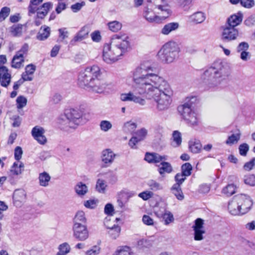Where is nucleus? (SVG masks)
I'll return each instance as SVG.
<instances>
[{
    "label": "nucleus",
    "mask_w": 255,
    "mask_h": 255,
    "mask_svg": "<svg viewBox=\"0 0 255 255\" xmlns=\"http://www.w3.org/2000/svg\"><path fill=\"white\" fill-rule=\"evenodd\" d=\"M52 7V4L50 2L43 3L40 7H38L36 15L37 18L43 19Z\"/></svg>",
    "instance_id": "obj_22"
},
{
    "label": "nucleus",
    "mask_w": 255,
    "mask_h": 255,
    "mask_svg": "<svg viewBox=\"0 0 255 255\" xmlns=\"http://www.w3.org/2000/svg\"><path fill=\"white\" fill-rule=\"evenodd\" d=\"M241 5L247 8H251L254 6L255 3L254 0H241Z\"/></svg>",
    "instance_id": "obj_56"
},
{
    "label": "nucleus",
    "mask_w": 255,
    "mask_h": 255,
    "mask_svg": "<svg viewBox=\"0 0 255 255\" xmlns=\"http://www.w3.org/2000/svg\"><path fill=\"white\" fill-rule=\"evenodd\" d=\"M240 154L242 156H246L249 150V146L247 143L241 144L239 147Z\"/></svg>",
    "instance_id": "obj_58"
},
{
    "label": "nucleus",
    "mask_w": 255,
    "mask_h": 255,
    "mask_svg": "<svg viewBox=\"0 0 255 255\" xmlns=\"http://www.w3.org/2000/svg\"><path fill=\"white\" fill-rule=\"evenodd\" d=\"M148 63V61H144L141 63L139 66H138L132 72V83L131 85L132 92H129L128 93H123L120 95V99L121 101L126 102V101H132L135 103H138L140 105H144L145 104V101L143 98L137 96V95H140V94L135 93L133 90V86L134 84V74L136 70L141 67L142 65L146 64Z\"/></svg>",
    "instance_id": "obj_8"
},
{
    "label": "nucleus",
    "mask_w": 255,
    "mask_h": 255,
    "mask_svg": "<svg viewBox=\"0 0 255 255\" xmlns=\"http://www.w3.org/2000/svg\"><path fill=\"white\" fill-rule=\"evenodd\" d=\"M100 127L102 131L106 132L112 128V125L110 122L104 120L101 122Z\"/></svg>",
    "instance_id": "obj_50"
},
{
    "label": "nucleus",
    "mask_w": 255,
    "mask_h": 255,
    "mask_svg": "<svg viewBox=\"0 0 255 255\" xmlns=\"http://www.w3.org/2000/svg\"><path fill=\"white\" fill-rule=\"evenodd\" d=\"M249 48V45L246 42H242L238 45L237 50L238 52L247 51Z\"/></svg>",
    "instance_id": "obj_62"
},
{
    "label": "nucleus",
    "mask_w": 255,
    "mask_h": 255,
    "mask_svg": "<svg viewBox=\"0 0 255 255\" xmlns=\"http://www.w3.org/2000/svg\"><path fill=\"white\" fill-rule=\"evenodd\" d=\"M107 178L108 179L110 183L112 184L115 183L118 180V177L116 173L110 171L106 173Z\"/></svg>",
    "instance_id": "obj_54"
},
{
    "label": "nucleus",
    "mask_w": 255,
    "mask_h": 255,
    "mask_svg": "<svg viewBox=\"0 0 255 255\" xmlns=\"http://www.w3.org/2000/svg\"><path fill=\"white\" fill-rule=\"evenodd\" d=\"M236 189L237 187L235 184H229L224 188V194L227 196H230L236 192Z\"/></svg>",
    "instance_id": "obj_48"
},
{
    "label": "nucleus",
    "mask_w": 255,
    "mask_h": 255,
    "mask_svg": "<svg viewBox=\"0 0 255 255\" xmlns=\"http://www.w3.org/2000/svg\"><path fill=\"white\" fill-rule=\"evenodd\" d=\"M235 199L238 204V207L240 211L241 215L247 213L253 206V201L250 197L246 194H241L235 196Z\"/></svg>",
    "instance_id": "obj_9"
},
{
    "label": "nucleus",
    "mask_w": 255,
    "mask_h": 255,
    "mask_svg": "<svg viewBox=\"0 0 255 255\" xmlns=\"http://www.w3.org/2000/svg\"><path fill=\"white\" fill-rule=\"evenodd\" d=\"M191 105L186 103L178 107V111L182 118L190 126H195L198 125V120L196 114L192 110Z\"/></svg>",
    "instance_id": "obj_7"
},
{
    "label": "nucleus",
    "mask_w": 255,
    "mask_h": 255,
    "mask_svg": "<svg viewBox=\"0 0 255 255\" xmlns=\"http://www.w3.org/2000/svg\"><path fill=\"white\" fill-rule=\"evenodd\" d=\"M190 150L193 153H198L200 152L202 145L199 140L190 141L189 143Z\"/></svg>",
    "instance_id": "obj_34"
},
{
    "label": "nucleus",
    "mask_w": 255,
    "mask_h": 255,
    "mask_svg": "<svg viewBox=\"0 0 255 255\" xmlns=\"http://www.w3.org/2000/svg\"><path fill=\"white\" fill-rule=\"evenodd\" d=\"M172 145L173 147H178L182 143L181 133L178 130H175L172 133Z\"/></svg>",
    "instance_id": "obj_33"
},
{
    "label": "nucleus",
    "mask_w": 255,
    "mask_h": 255,
    "mask_svg": "<svg viewBox=\"0 0 255 255\" xmlns=\"http://www.w3.org/2000/svg\"><path fill=\"white\" fill-rule=\"evenodd\" d=\"M116 155L111 149H105L102 152V160L107 166H109L113 162Z\"/></svg>",
    "instance_id": "obj_20"
},
{
    "label": "nucleus",
    "mask_w": 255,
    "mask_h": 255,
    "mask_svg": "<svg viewBox=\"0 0 255 255\" xmlns=\"http://www.w3.org/2000/svg\"><path fill=\"white\" fill-rule=\"evenodd\" d=\"M16 102L17 108L21 109L26 105L27 100L25 97L19 96L17 98Z\"/></svg>",
    "instance_id": "obj_46"
},
{
    "label": "nucleus",
    "mask_w": 255,
    "mask_h": 255,
    "mask_svg": "<svg viewBox=\"0 0 255 255\" xmlns=\"http://www.w3.org/2000/svg\"><path fill=\"white\" fill-rule=\"evenodd\" d=\"M240 133L232 134L228 137V139L226 141V143L229 145H232L235 143L238 142L240 138Z\"/></svg>",
    "instance_id": "obj_43"
},
{
    "label": "nucleus",
    "mask_w": 255,
    "mask_h": 255,
    "mask_svg": "<svg viewBox=\"0 0 255 255\" xmlns=\"http://www.w3.org/2000/svg\"><path fill=\"white\" fill-rule=\"evenodd\" d=\"M136 127L137 125L135 123L128 122L125 124L124 128L126 131L132 132L135 130Z\"/></svg>",
    "instance_id": "obj_49"
},
{
    "label": "nucleus",
    "mask_w": 255,
    "mask_h": 255,
    "mask_svg": "<svg viewBox=\"0 0 255 255\" xmlns=\"http://www.w3.org/2000/svg\"><path fill=\"white\" fill-rule=\"evenodd\" d=\"M89 31L85 28H83L75 36L73 39L70 41V44L74 45L76 42L81 41L86 39L88 35Z\"/></svg>",
    "instance_id": "obj_25"
},
{
    "label": "nucleus",
    "mask_w": 255,
    "mask_h": 255,
    "mask_svg": "<svg viewBox=\"0 0 255 255\" xmlns=\"http://www.w3.org/2000/svg\"><path fill=\"white\" fill-rule=\"evenodd\" d=\"M85 1L77 2L75 4H72L71 6V8L74 12H77L81 10L82 7L85 5Z\"/></svg>",
    "instance_id": "obj_60"
},
{
    "label": "nucleus",
    "mask_w": 255,
    "mask_h": 255,
    "mask_svg": "<svg viewBox=\"0 0 255 255\" xmlns=\"http://www.w3.org/2000/svg\"><path fill=\"white\" fill-rule=\"evenodd\" d=\"M238 204L237 202L236 199H235V196L231 200L228 204V210L230 214L232 215L237 216L241 215L240 211L239 208L238 207Z\"/></svg>",
    "instance_id": "obj_24"
},
{
    "label": "nucleus",
    "mask_w": 255,
    "mask_h": 255,
    "mask_svg": "<svg viewBox=\"0 0 255 255\" xmlns=\"http://www.w3.org/2000/svg\"><path fill=\"white\" fill-rule=\"evenodd\" d=\"M171 191L178 200H182L184 198V196L180 186L177 184H174L171 188Z\"/></svg>",
    "instance_id": "obj_35"
},
{
    "label": "nucleus",
    "mask_w": 255,
    "mask_h": 255,
    "mask_svg": "<svg viewBox=\"0 0 255 255\" xmlns=\"http://www.w3.org/2000/svg\"><path fill=\"white\" fill-rule=\"evenodd\" d=\"M238 33V29L234 27L229 26L224 28V39H235Z\"/></svg>",
    "instance_id": "obj_23"
},
{
    "label": "nucleus",
    "mask_w": 255,
    "mask_h": 255,
    "mask_svg": "<svg viewBox=\"0 0 255 255\" xmlns=\"http://www.w3.org/2000/svg\"><path fill=\"white\" fill-rule=\"evenodd\" d=\"M85 70L87 72L90 73V75L94 79H98L101 75V69L97 65L88 67Z\"/></svg>",
    "instance_id": "obj_29"
},
{
    "label": "nucleus",
    "mask_w": 255,
    "mask_h": 255,
    "mask_svg": "<svg viewBox=\"0 0 255 255\" xmlns=\"http://www.w3.org/2000/svg\"><path fill=\"white\" fill-rule=\"evenodd\" d=\"M147 2L148 3V4H152L154 9L166 13L165 15L162 16V19H165L169 16L170 9L167 6L162 5L164 3L165 0H147Z\"/></svg>",
    "instance_id": "obj_16"
},
{
    "label": "nucleus",
    "mask_w": 255,
    "mask_h": 255,
    "mask_svg": "<svg viewBox=\"0 0 255 255\" xmlns=\"http://www.w3.org/2000/svg\"><path fill=\"white\" fill-rule=\"evenodd\" d=\"M38 179L39 185L41 186L47 187L49 185L51 176L47 172L44 171L39 174Z\"/></svg>",
    "instance_id": "obj_31"
},
{
    "label": "nucleus",
    "mask_w": 255,
    "mask_h": 255,
    "mask_svg": "<svg viewBox=\"0 0 255 255\" xmlns=\"http://www.w3.org/2000/svg\"><path fill=\"white\" fill-rule=\"evenodd\" d=\"M0 79L3 87H6L10 82L11 75L8 73L7 68L4 66L0 67Z\"/></svg>",
    "instance_id": "obj_18"
},
{
    "label": "nucleus",
    "mask_w": 255,
    "mask_h": 255,
    "mask_svg": "<svg viewBox=\"0 0 255 255\" xmlns=\"http://www.w3.org/2000/svg\"><path fill=\"white\" fill-rule=\"evenodd\" d=\"M147 134V130L145 128H141L136 132V135L132 136L129 140L128 144L132 148H135V146L137 143L142 140Z\"/></svg>",
    "instance_id": "obj_17"
},
{
    "label": "nucleus",
    "mask_w": 255,
    "mask_h": 255,
    "mask_svg": "<svg viewBox=\"0 0 255 255\" xmlns=\"http://www.w3.org/2000/svg\"><path fill=\"white\" fill-rule=\"evenodd\" d=\"M179 27L177 22H171L165 24L162 28L161 33L164 35H168L172 31L176 30Z\"/></svg>",
    "instance_id": "obj_32"
},
{
    "label": "nucleus",
    "mask_w": 255,
    "mask_h": 255,
    "mask_svg": "<svg viewBox=\"0 0 255 255\" xmlns=\"http://www.w3.org/2000/svg\"><path fill=\"white\" fill-rule=\"evenodd\" d=\"M128 36L126 34L114 35L110 44L105 45L103 49V60L107 63L117 61L120 56L126 53L129 47Z\"/></svg>",
    "instance_id": "obj_2"
},
{
    "label": "nucleus",
    "mask_w": 255,
    "mask_h": 255,
    "mask_svg": "<svg viewBox=\"0 0 255 255\" xmlns=\"http://www.w3.org/2000/svg\"><path fill=\"white\" fill-rule=\"evenodd\" d=\"M107 86L108 85L104 81L100 80L99 78L95 79L86 90L101 94L104 92Z\"/></svg>",
    "instance_id": "obj_13"
},
{
    "label": "nucleus",
    "mask_w": 255,
    "mask_h": 255,
    "mask_svg": "<svg viewBox=\"0 0 255 255\" xmlns=\"http://www.w3.org/2000/svg\"><path fill=\"white\" fill-rule=\"evenodd\" d=\"M10 11V8L6 6L1 9L0 11V21H2L8 16Z\"/></svg>",
    "instance_id": "obj_52"
},
{
    "label": "nucleus",
    "mask_w": 255,
    "mask_h": 255,
    "mask_svg": "<svg viewBox=\"0 0 255 255\" xmlns=\"http://www.w3.org/2000/svg\"><path fill=\"white\" fill-rule=\"evenodd\" d=\"M107 185L103 179H98L97 181L96 189L97 191L101 193H104L106 191Z\"/></svg>",
    "instance_id": "obj_42"
},
{
    "label": "nucleus",
    "mask_w": 255,
    "mask_h": 255,
    "mask_svg": "<svg viewBox=\"0 0 255 255\" xmlns=\"http://www.w3.org/2000/svg\"><path fill=\"white\" fill-rule=\"evenodd\" d=\"M50 32V29L48 26H42L37 34L36 38L39 40H44L47 39Z\"/></svg>",
    "instance_id": "obj_30"
},
{
    "label": "nucleus",
    "mask_w": 255,
    "mask_h": 255,
    "mask_svg": "<svg viewBox=\"0 0 255 255\" xmlns=\"http://www.w3.org/2000/svg\"><path fill=\"white\" fill-rule=\"evenodd\" d=\"M223 74V61L222 59H218L204 71L201 78L208 88H214L221 83Z\"/></svg>",
    "instance_id": "obj_3"
},
{
    "label": "nucleus",
    "mask_w": 255,
    "mask_h": 255,
    "mask_svg": "<svg viewBox=\"0 0 255 255\" xmlns=\"http://www.w3.org/2000/svg\"><path fill=\"white\" fill-rule=\"evenodd\" d=\"M22 173V169H20L19 167H18V163L14 162L12 166L11 167V169L9 171V174L10 175H18Z\"/></svg>",
    "instance_id": "obj_51"
},
{
    "label": "nucleus",
    "mask_w": 255,
    "mask_h": 255,
    "mask_svg": "<svg viewBox=\"0 0 255 255\" xmlns=\"http://www.w3.org/2000/svg\"><path fill=\"white\" fill-rule=\"evenodd\" d=\"M13 202L14 206L20 207L26 201V193L22 189H16L13 193Z\"/></svg>",
    "instance_id": "obj_14"
},
{
    "label": "nucleus",
    "mask_w": 255,
    "mask_h": 255,
    "mask_svg": "<svg viewBox=\"0 0 255 255\" xmlns=\"http://www.w3.org/2000/svg\"><path fill=\"white\" fill-rule=\"evenodd\" d=\"M161 166H158V171L161 175H163L164 173H170L173 171V168L171 164L165 161L160 162Z\"/></svg>",
    "instance_id": "obj_28"
},
{
    "label": "nucleus",
    "mask_w": 255,
    "mask_h": 255,
    "mask_svg": "<svg viewBox=\"0 0 255 255\" xmlns=\"http://www.w3.org/2000/svg\"><path fill=\"white\" fill-rule=\"evenodd\" d=\"M114 255H131L130 249L129 247H125L118 251Z\"/></svg>",
    "instance_id": "obj_63"
},
{
    "label": "nucleus",
    "mask_w": 255,
    "mask_h": 255,
    "mask_svg": "<svg viewBox=\"0 0 255 255\" xmlns=\"http://www.w3.org/2000/svg\"><path fill=\"white\" fill-rule=\"evenodd\" d=\"M95 80V79L90 75V73L87 72L85 70L79 75L78 85L81 88L86 89Z\"/></svg>",
    "instance_id": "obj_15"
},
{
    "label": "nucleus",
    "mask_w": 255,
    "mask_h": 255,
    "mask_svg": "<svg viewBox=\"0 0 255 255\" xmlns=\"http://www.w3.org/2000/svg\"><path fill=\"white\" fill-rule=\"evenodd\" d=\"M205 19V14L202 11L194 12L189 16V21L195 24L202 23Z\"/></svg>",
    "instance_id": "obj_21"
},
{
    "label": "nucleus",
    "mask_w": 255,
    "mask_h": 255,
    "mask_svg": "<svg viewBox=\"0 0 255 255\" xmlns=\"http://www.w3.org/2000/svg\"><path fill=\"white\" fill-rule=\"evenodd\" d=\"M22 25L18 24L10 27V32L14 36H19L22 34Z\"/></svg>",
    "instance_id": "obj_40"
},
{
    "label": "nucleus",
    "mask_w": 255,
    "mask_h": 255,
    "mask_svg": "<svg viewBox=\"0 0 255 255\" xmlns=\"http://www.w3.org/2000/svg\"><path fill=\"white\" fill-rule=\"evenodd\" d=\"M98 200L90 199L84 202V206L89 209H94L97 206Z\"/></svg>",
    "instance_id": "obj_53"
},
{
    "label": "nucleus",
    "mask_w": 255,
    "mask_h": 255,
    "mask_svg": "<svg viewBox=\"0 0 255 255\" xmlns=\"http://www.w3.org/2000/svg\"><path fill=\"white\" fill-rule=\"evenodd\" d=\"M73 237L80 241H86L89 236L85 213L79 211L73 219L72 227Z\"/></svg>",
    "instance_id": "obj_5"
},
{
    "label": "nucleus",
    "mask_w": 255,
    "mask_h": 255,
    "mask_svg": "<svg viewBox=\"0 0 255 255\" xmlns=\"http://www.w3.org/2000/svg\"><path fill=\"white\" fill-rule=\"evenodd\" d=\"M158 11L154 9L152 4H147L144 9L143 16L149 22H158L163 19L162 16L157 15V14H160Z\"/></svg>",
    "instance_id": "obj_10"
},
{
    "label": "nucleus",
    "mask_w": 255,
    "mask_h": 255,
    "mask_svg": "<svg viewBox=\"0 0 255 255\" xmlns=\"http://www.w3.org/2000/svg\"><path fill=\"white\" fill-rule=\"evenodd\" d=\"M109 28L110 30L113 32H117L120 30L122 27V24L118 21H113L108 23Z\"/></svg>",
    "instance_id": "obj_45"
},
{
    "label": "nucleus",
    "mask_w": 255,
    "mask_h": 255,
    "mask_svg": "<svg viewBox=\"0 0 255 255\" xmlns=\"http://www.w3.org/2000/svg\"><path fill=\"white\" fill-rule=\"evenodd\" d=\"M180 48L174 42H169L162 46L157 53L160 60L163 63H171L179 57Z\"/></svg>",
    "instance_id": "obj_6"
},
{
    "label": "nucleus",
    "mask_w": 255,
    "mask_h": 255,
    "mask_svg": "<svg viewBox=\"0 0 255 255\" xmlns=\"http://www.w3.org/2000/svg\"><path fill=\"white\" fill-rule=\"evenodd\" d=\"M194 231V239L195 241H201L203 235L205 233L204 227V220L201 218H197L195 220L194 224L192 226Z\"/></svg>",
    "instance_id": "obj_11"
},
{
    "label": "nucleus",
    "mask_w": 255,
    "mask_h": 255,
    "mask_svg": "<svg viewBox=\"0 0 255 255\" xmlns=\"http://www.w3.org/2000/svg\"><path fill=\"white\" fill-rule=\"evenodd\" d=\"M255 165V157H254L249 162H246L244 165V169L247 171L252 170Z\"/></svg>",
    "instance_id": "obj_64"
},
{
    "label": "nucleus",
    "mask_w": 255,
    "mask_h": 255,
    "mask_svg": "<svg viewBox=\"0 0 255 255\" xmlns=\"http://www.w3.org/2000/svg\"><path fill=\"white\" fill-rule=\"evenodd\" d=\"M163 220L164 221L165 225H168L174 221L173 216L172 213L169 211H166L162 215Z\"/></svg>",
    "instance_id": "obj_47"
},
{
    "label": "nucleus",
    "mask_w": 255,
    "mask_h": 255,
    "mask_svg": "<svg viewBox=\"0 0 255 255\" xmlns=\"http://www.w3.org/2000/svg\"><path fill=\"white\" fill-rule=\"evenodd\" d=\"M192 170V166L189 162L183 164L181 166V173L186 176H189L191 174Z\"/></svg>",
    "instance_id": "obj_41"
},
{
    "label": "nucleus",
    "mask_w": 255,
    "mask_h": 255,
    "mask_svg": "<svg viewBox=\"0 0 255 255\" xmlns=\"http://www.w3.org/2000/svg\"><path fill=\"white\" fill-rule=\"evenodd\" d=\"M58 250L59 252L56 255H67L70 252L71 248L68 243H64L59 245Z\"/></svg>",
    "instance_id": "obj_38"
},
{
    "label": "nucleus",
    "mask_w": 255,
    "mask_h": 255,
    "mask_svg": "<svg viewBox=\"0 0 255 255\" xmlns=\"http://www.w3.org/2000/svg\"><path fill=\"white\" fill-rule=\"evenodd\" d=\"M244 182L245 184L250 186H255V175L254 174L245 175L244 177Z\"/></svg>",
    "instance_id": "obj_44"
},
{
    "label": "nucleus",
    "mask_w": 255,
    "mask_h": 255,
    "mask_svg": "<svg viewBox=\"0 0 255 255\" xmlns=\"http://www.w3.org/2000/svg\"><path fill=\"white\" fill-rule=\"evenodd\" d=\"M24 61V56H21V54L16 53L12 59L11 66L15 68H20L23 66Z\"/></svg>",
    "instance_id": "obj_27"
},
{
    "label": "nucleus",
    "mask_w": 255,
    "mask_h": 255,
    "mask_svg": "<svg viewBox=\"0 0 255 255\" xmlns=\"http://www.w3.org/2000/svg\"><path fill=\"white\" fill-rule=\"evenodd\" d=\"M153 158V163H159L166 160L167 159V156L160 155L159 154L154 152Z\"/></svg>",
    "instance_id": "obj_59"
},
{
    "label": "nucleus",
    "mask_w": 255,
    "mask_h": 255,
    "mask_svg": "<svg viewBox=\"0 0 255 255\" xmlns=\"http://www.w3.org/2000/svg\"><path fill=\"white\" fill-rule=\"evenodd\" d=\"M100 251V248L99 246H95L86 252V255H98L99 254Z\"/></svg>",
    "instance_id": "obj_61"
},
{
    "label": "nucleus",
    "mask_w": 255,
    "mask_h": 255,
    "mask_svg": "<svg viewBox=\"0 0 255 255\" xmlns=\"http://www.w3.org/2000/svg\"><path fill=\"white\" fill-rule=\"evenodd\" d=\"M243 14L239 11L237 14L231 15L227 19V23L229 26L234 27L239 25L242 21Z\"/></svg>",
    "instance_id": "obj_19"
},
{
    "label": "nucleus",
    "mask_w": 255,
    "mask_h": 255,
    "mask_svg": "<svg viewBox=\"0 0 255 255\" xmlns=\"http://www.w3.org/2000/svg\"><path fill=\"white\" fill-rule=\"evenodd\" d=\"M157 67L149 61L138 68L134 74L135 93L152 99L159 111L167 109L172 102L173 91L168 82L159 75Z\"/></svg>",
    "instance_id": "obj_1"
},
{
    "label": "nucleus",
    "mask_w": 255,
    "mask_h": 255,
    "mask_svg": "<svg viewBox=\"0 0 255 255\" xmlns=\"http://www.w3.org/2000/svg\"><path fill=\"white\" fill-rule=\"evenodd\" d=\"M147 185L150 190L153 191L162 190L163 187L162 185L159 182L154 180H150L147 182Z\"/></svg>",
    "instance_id": "obj_39"
},
{
    "label": "nucleus",
    "mask_w": 255,
    "mask_h": 255,
    "mask_svg": "<svg viewBox=\"0 0 255 255\" xmlns=\"http://www.w3.org/2000/svg\"><path fill=\"white\" fill-rule=\"evenodd\" d=\"M44 129L39 126L34 127L31 130V135L40 144L44 145L47 142V139L44 135Z\"/></svg>",
    "instance_id": "obj_12"
},
{
    "label": "nucleus",
    "mask_w": 255,
    "mask_h": 255,
    "mask_svg": "<svg viewBox=\"0 0 255 255\" xmlns=\"http://www.w3.org/2000/svg\"><path fill=\"white\" fill-rule=\"evenodd\" d=\"M105 225L106 227L110 229L109 234L113 239H116L120 234L121 231V228L118 225H114L112 227L109 226L107 225L106 222H105Z\"/></svg>",
    "instance_id": "obj_36"
},
{
    "label": "nucleus",
    "mask_w": 255,
    "mask_h": 255,
    "mask_svg": "<svg viewBox=\"0 0 255 255\" xmlns=\"http://www.w3.org/2000/svg\"><path fill=\"white\" fill-rule=\"evenodd\" d=\"M74 190L80 197H83L88 192L87 186L82 182H79L74 187Z\"/></svg>",
    "instance_id": "obj_26"
},
{
    "label": "nucleus",
    "mask_w": 255,
    "mask_h": 255,
    "mask_svg": "<svg viewBox=\"0 0 255 255\" xmlns=\"http://www.w3.org/2000/svg\"><path fill=\"white\" fill-rule=\"evenodd\" d=\"M10 119L13 121L12 126L13 127H19L21 123V118L18 115L12 116Z\"/></svg>",
    "instance_id": "obj_57"
},
{
    "label": "nucleus",
    "mask_w": 255,
    "mask_h": 255,
    "mask_svg": "<svg viewBox=\"0 0 255 255\" xmlns=\"http://www.w3.org/2000/svg\"><path fill=\"white\" fill-rule=\"evenodd\" d=\"M128 199V197L124 193H121L117 200L118 207L122 209H125Z\"/></svg>",
    "instance_id": "obj_37"
},
{
    "label": "nucleus",
    "mask_w": 255,
    "mask_h": 255,
    "mask_svg": "<svg viewBox=\"0 0 255 255\" xmlns=\"http://www.w3.org/2000/svg\"><path fill=\"white\" fill-rule=\"evenodd\" d=\"M82 116V113L78 109L66 110L64 115L61 116L59 119L61 128L69 132L71 129H75L80 124Z\"/></svg>",
    "instance_id": "obj_4"
},
{
    "label": "nucleus",
    "mask_w": 255,
    "mask_h": 255,
    "mask_svg": "<svg viewBox=\"0 0 255 255\" xmlns=\"http://www.w3.org/2000/svg\"><path fill=\"white\" fill-rule=\"evenodd\" d=\"M186 176L184 175L182 173H178L175 176V180L176 183L175 184H177L181 186V185L186 179Z\"/></svg>",
    "instance_id": "obj_55"
}]
</instances>
